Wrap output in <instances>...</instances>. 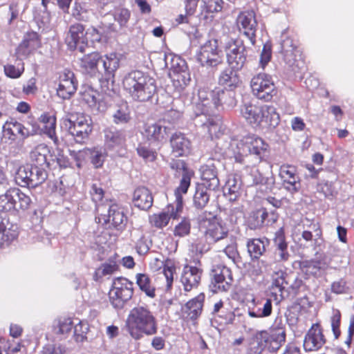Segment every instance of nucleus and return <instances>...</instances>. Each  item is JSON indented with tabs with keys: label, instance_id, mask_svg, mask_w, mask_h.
Here are the masks:
<instances>
[{
	"label": "nucleus",
	"instance_id": "obj_5",
	"mask_svg": "<svg viewBox=\"0 0 354 354\" xmlns=\"http://www.w3.org/2000/svg\"><path fill=\"white\" fill-rule=\"evenodd\" d=\"M62 124L78 143L84 142L92 131L91 119L84 114L71 115L69 118L63 120Z\"/></svg>",
	"mask_w": 354,
	"mask_h": 354
},
{
	"label": "nucleus",
	"instance_id": "obj_53",
	"mask_svg": "<svg viewBox=\"0 0 354 354\" xmlns=\"http://www.w3.org/2000/svg\"><path fill=\"white\" fill-rule=\"evenodd\" d=\"M113 120L116 124L126 123L129 119V111L127 104H122L114 112Z\"/></svg>",
	"mask_w": 354,
	"mask_h": 354
},
{
	"label": "nucleus",
	"instance_id": "obj_28",
	"mask_svg": "<svg viewBox=\"0 0 354 354\" xmlns=\"http://www.w3.org/2000/svg\"><path fill=\"white\" fill-rule=\"evenodd\" d=\"M202 272L196 267L187 266L181 276V282L187 292L197 287L201 280Z\"/></svg>",
	"mask_w": 354,
	"mask_h": 354
},
{
	"label": "nucleus",
	"instance_id": "obj_25",
	"mask_svg": "<svg viewBox=\"0 0 354 354\" xmlns=\"http://www.w3.org/2000/svg\"><path fill=\"white\" fill-rule=\"evenodd\" d=\"M204 299V294L201 293L187 301L182 308L184 318L191 320L196 319L202 313Z\"/></svg>",
	"mask_w": 354,
	"mask_h": 354
},
{
	"label": "nucleus",
	"instance_id": "obj_18",
	"mask_svg": "<svg viewBox=\"0 0 354 354\" xmlns=\"http://www.w3.org/2000/svg\"><path fill=\"white\" fill-rule=\"evenodd\" d=\"M201 178L202 183L200 184L209 190L216 191L219 188L220 181L218 177L216 165L213 160L202 165L200 168Z\"/></svg>",
	"mask_w": 354,
	"mask_h": 354
},
{
	"label": "nucleus",
	"instance_id": "obj_20",
	"mask_svg": "<svg viewBox=\"0 0 354 354\" xmlns=\"http://www.w3.org/2000/svg\"><path fill=\"white\" fill-rule=\"evenodd\" d=\"M326 343L322 330L318 324H314L308 330L304 339V347L306 351H317Z\"/></svg>",
	"mask_w": 354,
	"mask_h": 354
},
{
	"label": "nucleus",
	"instance_id": "obj_6",
	"mask_svg": "<svg viewBox=\"0 0 354 354\" xmlns=\"http://www.w3.org/2000/svg\"><path fill=\"white\" fill-rule=\"evenodd\" d=\"M47 178V172L44 167L33 165H26L19 167L15 174V181L21 187H35Z\"/></svg>",
	"mask_w": 354,
	"mask_h": 354
},
{
	"label": "nucleus",
	"instance_id": "obj_11",
	"mask_svg": "<svg viewBox=\"0 0 354 354\" xmlns=\"http://www.w3.org/2000/svg\"><path fill=\"white\" fill-rule=\"evenodd\" d=\"M252 92L258 99L270 101L275 95V86L270 75L259 73L250 82Z\"/></svg>",
	"mask_w": 354,
	"mask_h": 354
},
{
	"label": "nucleus",
	"instance_id": "obj_13",
	"mask_svg": "<svg viewBox=\"0 0 354 354\" xmlns=\"http://www.w3.org/2000/svg\"><path fill=\"white\" fill-rule=\"evenodd\" d=\"M209 288L213 292H227L233 282L232 272L224 266H216L211 272Z\"/></svg>",
	"mask_w": 354,
	"mask_h": 354
},
{
	"label": "nucleus",
	"instance_id": "obj_55",
	"mask_svg": "<svg viewBox=\"0 0 354 354\" xmlns=\"http://www.w3.org/2000/svg\"><path fill=\"white\" fill-rule=\"evenodd\" d=\"M21 44H24L28 49L33 51L39 46L38 35L35 32H28Z\"/></svg>",
	"mask_w": 354,
	"mask_h": 354
},
{
	"label": "nucleus",
	"instance_id": "obj_62",
	"mask_svg": "<svg viewBox=\"0 0 354 354\" xmlns=\"http://www.w3.org/2000/svg\"><path fill=\"white\" fill-rule=\"evenodd\" d=\"M138 154L147 161H153L156 158L155 152L144 146H138L137 148Z\"/></svg>",
	"mask_w": 354,
	"mask_h": 354
},
{
	"label": "nucleus",
	"instance_id": "obj_49",
	"mask_svg": "<svg viewBox=\"0 0 354 354\" xmlns=\"http://www.w3.org/2000/svg\"><path fill=\"white\" fill-rule=\"evenodd\" d=\"M290 281V277L286 273L279 271L273 276L272 287L277 288L281 292V295H282Z\"/></svg>",
	"mask_w": 354,
	"mask_h": 354
},
{
	"label": "nucleus",
	"instance_id": "obj_16",
	"mask_svg": "<svg viewBox=\"0 0 354 354\" xmlns=\"http://www.w3.org/2000/svg\"><path fill=\"white\" fill-rule=\"evenodd\" d=\"M87 34L88 32H85L84 26L82 24L77 23L71 25L65 39L68 48L84 53L88 47Z\"/></svg>",
	"mask_w": 354,
	"mask_h": 354
},
{
	"label": "nucleus",
	"instance_id": "obj_56",
	"mask_svg": "<svg viewBox=\"0 0 354 354\" xmlns=\"http://www.w3.org/2000/svg\"><path fill=\"white\" fill-rule=\"evenodd\" d=\"M117 268L115 263H104L95 270V276L97 278H102L104 276L111 274L116 271Z\"/></svg>",
	"mask_w": 354,
	"mask_h": 354
},
{
	"label": "nucleus",
	"instance_id": "obj_2",
	"mask_svg": "<svg viewBox=\"0 0 354 354\" xmlns=\"http://www.w3.org/2000/svg\"><path fill=\"white\" fill-rule=\"evenodd\" d=\"M122 84L131 97L140 102L150 100L156 91L155 80L146 73L138 70L126 75Z\"/></svg>",
	"mask_w": 354,
	"mask_h": 354
},
{
	"label": "nucleus",
	"instance_id": "obj_27",
	"mask_svg": "<svg viewBox=\"0 0 354 354\" xmlns=\"http://www.w3.org/2000/svg\"><path fill=\"white\" fill-rule=\"evenodd\" d=\"M3 136L11 141L16 140L17 135L23 138L29 136L30 132L20 122L11 120L3 125Z\"/></svg>",
	"mask_w": 354,
	"mask_h": 354
},
{
	"label": "nucleus",
	"instance_id": "obj_23",
	"mask_svg": "<svg viewBox=\"0 0 354 354\" xmlns=\"http://www.w3.org/2000/svg\"><path fill=\"white\" fill-rule=\"evenodd\" d=\"M177 207L171 204L169 205L162 212L159 214H153L149 217V222L152 226L157 228L165 227L171 218L176 219L180 216L182 211L176 212Z\"/></svg>",
	"mask_w": 354,
	"mask_h": 354
},
{
	"label": "nucleus",
	"instance_id": "obj_42",
	"mask_svg": "<svg viewBox=\"0 0 354 354\" xmlns=\"http://www.w3.org/2000/svg\"><path fill=\"white\" fill-rule=\"evenodd\" d=\"M190 174H185L180 180V185L175 190L176 212L183 211V198L181 194H185L190 185Z\"/></svg>",
	"mask_w": 354,
	"mask_h": 354
},
{
	"label": "nucleus",
	"instance_id": "obj_21",
	"mask_svg": "<svg viewBox=\"0 0 354 354\" xmlns=\"http://www.w3.org/2000/svg\"><path fill=\"white\" fill-rule=\"evenodd\" d=\"M104 145L110 150H123L126 145L127 135L125 131L108 128L104 131Z\"/></svg>",
	"mask_w": 354,
	"mask_h": 354
},
{
	"label": "nucleus",
	"instance_id": "obj_51",
	"mask_svg": "<svg viewBox=\"0 0 354 354\" xmlns=\"http://www.w3.org/2000/svg\"><path fill=\"white\" fill-rule=\"evenodd\" d=\"M82 99L91 107H96L98 101L99 93L91 87H86L81 92Z\"/></svg>",
	"mask_w": 354,
	"mask_h": 354
},
{
	"label": "nucleus",
	"instance_id": "obj_47",
	"mask_svg": "<svg viewBox=\"0 0 354 354\" xmlns=\"http://www.w3.org/2000/svg\"><path fill=\"white\" fill-rule=\"evenodd\" d=\"M136 283L140 290L151 298L155 297V288L151 284V280L147 274H138L136 275Z\"/></svg>",
	"mask_w": 354,
	"mask_h": 354
},
{
	"label": "nucleus",
	"instance_id": "obj_31",
	"mask_svg": "<svg viewBox=\"0 0 354 354\" xmlns=\"http://www.w3.org/2000/svg\"><path fill=\"white\" fill-rule=\"evenodd\" d=\"M239 70H235L231 67L223 70L218 77V84L230 90H233L238 87L241 81L238 73Z\"/></svg>",
	"mask_w": 354,
	"mask_h": 354
},
{
	"label": "nucleus",
	"instance_id": "obj_29",
	"mask_svg": "<svg viewBox=\"0 0 354 354\" xmlns=\"http://www.w3.org/2000/svg\"><path fill=\"white\" fill-rule=\"evenodd\" d=\"M171 153L175 157H180L187 154L189 152L190 142L181 133L172 134L170 139Z\"/></svg>",
	"mask_w": 354,
	"mask_h": 354
},
{
	"label": "nucleus",
	"instance_id": "obj_48",
	"mask_svg": "<svg viewBox=\"0 0 354 354\" xmlns=\"http://www.w3.org/2000/svg\"><path fill=\"white\" fill-rule=\"evenodd\" d=\"M14 192L15 194V201L18 200V202H16L15 210L28 209L32 203L30 197L18 188H14Z\"/></svg>",
	"mask_w": 354,
	"mask_h": 354
},
{
	"label": "nucleus",
	"instance_id": "obj_38",
	"mask_svg": "<svg viewBox=\"0 0 354 354\" xmlns=\"http://www.w3.org/2000/svg\"><path fill=\"white\" fill-rule=\"evenodd\" d=\"M120 60L116 53H112L104 55L103 57L100 56V63L102 64V70L107 76H113L115 71L119 67Z\"/></svg>",
	"mask_w": 354,
	"mask_h": 354
},
{
	"label": "nucleus",
	"instance_id": "obj_4",
	"mask_svg": "<svg viewBox=\"0 0 354 354\" xmlns=\"http://www.w3.org/2000/svg\"><path fill=\"white\" fill-rule=\"evenodd\" d=\"M198 99L200 102L196 104V108H202V114L214 113V110L223 104L227 106H233L236 104L232 90L224 91L221 88H216L209 92L200 89Z\"/></svg>",
	"mask_w": 354,
	"mask_h": 354
},
{
	"label": "nucleus",
	"instance_id": "obj_41",
	"mask_svg": "<svg viewBox=\"0 0 354 354\" xmlns=\"http://www.w3.org/2000/svg\"><path fill=\"white\" fill-rule=\"evenodd\" d=\"M39 121L43 124L41 129L43 130L49 138L56 142L57 138L55 136V118L48 113H44L39 118Z\"/></svg>",
	"mask_w": 354,
	"mask_h": 354
},
{
	"label": "nucleus",
	"instance_id": "obj_7",
	"mask_svg": "<svg viewBox=\"0 0 354 354\" xmlns=\"http://www.w3.org/2000/svg\"><path fill=\"white\" fill-rule=\"evenodd\" d=\"M198 223L200 228L205 230L207 241L216 242L227 235V230L218 222L217 216L210 212H204L199 215Z\"/></svg>",
	"mask_w": 354,
	"mask_h": 354
},
{
	"label": "nucleus",
	"instance_id": "obj_30",
	"mask_svg": "<svg viewBox=\"0 0 354 354\" xmlns=\"http://www.w3.org/2000/svg\"><path fill=\"white\" fill-rule=\"evenodd\" d=\"M111 222L112 225L118 230H122L127 224V218L122 207L117 204L109 205L108 219L105 222Z\"/></svg>",
	"mask_w": 354,
	"mask_h": 354
},
{
	"label": "nucleus",
	"instance_id": "obj_36",
	"mask_svg": "<svg viewBox=\"0 0 354 354\" xmlns=\"http://www.w3.org/2000/svg\"><path fill=\"white\" fill-rule=\"evenodd\" d=\"M50 153V149L45 144H40L36 146L30 153V158L35 164L34 165L43 167V166H48L47 157Z\"/></svg>",
	"mask_w": 354,
	"mask_h": 354
},
{
	"label": "nucleus",
	"instance_id": "obj_39",
	"mask_svg": "<svg viewBox=\"0 0 354 354\" xmlns=\"http://www.w3.org/2000/svg\"><path fill=\"white\" fill-rule=\"evenodd\" d=\"M328 268L327 263L324 260H311L303 262V268L306 274L315 277L321 276Z\"/></svg>",
	"mask_w": 354,
	"mask_h": 354
},
{
	"label": "nucleus",
	"instance_id": "obj_35",
	"mask_svg": "<svg viewBox=\"0 0 354 354\" xmlns=\"http://www.w3.org/2000/svg\"><path fill=\"white\" fill-rule=\"evenodd\" d=\"M100 55L98 53H92L84 55L81 59V67L86 73L91 76L95 75L97 73H102V70L98 68Z\"/></svg>",
	"mask_w": 354,
	"mask_h": 354
},
{
	"label": "nucleus",
	"instance_id": "obj_17",
	"mask_svg": "<svg viewBox=\"0 0 354 354\" xmlns=\"http://www.w3.org/2000/svg\"><path fill=\"white\" fill-rule=\"evenodd\" d=\"M169 76L175 87L184 88L191 81V75L186 62L180 57L172 60Z\"/></svg>",
	"mask_w": 354,
	"mask_h": 354
},
{
	"label": "nucleus",
	"instance_id": "obj_37",
	"mask_svg": "<svg viewBox=\"0 0 354 354\" xmlns=\"http://www.w3.org/2000/svg\"><path fill=\"white\" fill-rule=\"evenodd\" d=\"M266 243H268V241L267 239L263 240L261 239H252L248 241V252L252 260L259 259V257L265 252Z\"/></svg>",
	"mask_w": 354,
	"mask_h": 354
},
{
	"label": "nucleus",
	"instance_id": "obj_9",
	"mask_svg": "<svg viewBox=\"0 0 354 354\" xmlns=\"http://www.w3.org/2000/svg\"><path fill=\"white\" fill-rule=\"evenodd\" d=\"M239 153L243 156L252 155L256 161L260 162L268 149V145L263 140L254 135L245 136L237 145Z\"/></svg>",
	"mask_w": 354,
	"mask_h": 354
},
{
	"label": "nucleus",
	"instance_id": "obj_26",
	"mask_svg": "<svg viewBox=\"0 0 354 354\" xmlns=\"http://www.w3.org/2000/svg\"><path fill=\"white\" fill-rule=\"evenodd\" d=\"M132 201L135 207L142 210H148L153 205V198L149 189L139 187L133 192Z\"/></svg>",
	"mask_w": 354,
	"mask_h": 354
},
{
	"label": "nucleus",
	"instance_id": "obj_15",
	"mask_svg": "<svg viewBox=\"0 0 354 354\" xmlns=\"http://www.w3.org/2000/svg\"><path fill=\"white\" fill-rule=\"evenodd\" d=\"M227 62L230 67L241 70L246 62L245 47L242 41H230L225 47Z\"/></svg>",
	"mask_w": 354,
	"mask_h": 354
},
{
	"label": "nucleus",
	"instance_id": "obj_58",
	"mask_svg": "<svg viewBox=\"0 0 354 354\" xmlns=\"http://www.w3.org/2000/svg\"><path fill=\"white\" fill-rule=\"evenodd\" d=\"M130 12L125 8L120 9L114 16V19L118 22L121 28L126 27L130 18Z\"/></svg>",
	"mask_w": 354,
	"mask_h": 354
},
{
	"label": "nucleus",
	"instance_id": "obj_19",
	"mask_svg": "<svg viewBox=\"0 0 354 354\" xmlns=\"http://www.w3.org/2000/svg\"><path fill=\"white\" fill-rule=\"evenodd\" d=\"M77 82L72 71H65L59 77L57 95L63 100L70 99L77 90Z\"/></svg>",
	"mask_w": 354,
	"mask_h": 354
},
{
	"label": "nucleus",
	"instance_id": "obj_57",
	"mask_svg": "<svg viewBox=\"0 0 354 354\" xmlns=\"http://www.w3.org/2000/svg\"><path fill=\"white\" fill-rule=\"evenodd\" d=\"M90 192L93 201L97 205V208H100L104 197V190L97 185L93 184Z\"/></svg>",
	"mask_w": 354,
	"mask_h": 354
},
{
	"label": "nucleus",
	"instance_id": "obj_64",
	"mask_svg": "<svg viewBox=\"0 0 354 354\" xmlns=\"http://www.w3.org/2000/svg\"><path fill=\"white\" fill-rule=\"evenodd\" d=\"M274 245L275 250L288 249V244L285 241V236L280 231L276 233L275 238L274 239Z\"/></svg>",
	"mask_w": 354,
	"mask_h": 354
},
{
	"label": "nucleus",
	"instance_id": "obj_60",
	"mask_svg": "<svg viewBox=\"0 0 354 354\" xmlns=\"http://www.w3.org/2000/svg\"><path fill=\"white\" fill-rule=\"evenodd\" d=\"M340 319L341 314L338 310L333 312V315L331 317V327L335 339H337L340 335Z\"/></svg>",
	"mask_w": 354,
	"mask_h": 354
},
{
	"label": "nucleus",
	"instance_id": "obj_43",
	"mask_svg": "<svg viewBox=\"0 0 354 354\" xmlns=\"http://www.w3.org/2000/svg\"><path fill=\"white\" fill-rule=\"evenodd\" d=\"M207 187L198 185L193 197L194 207L198 209H203L209 201V194L207 193Z\"/></svg>",
	"mask_w": 354,
	"mask_h": 354
},
{
	"label": "nucleus",
	"instance_id": "obj_59",
	"mask_svg": "<svg viewBox=\"0 0 354 354\" xmlns=\"http://www.w3.org/2000/svg\"><path fill=\"white\" fill-rule=\"evenodd\" d=\"M88 331L86 324H82L81 322L74 326V337L76 342H82L86 337Z\"/></svg>",
	"mask_w": 354,
	"mask_h": 354
},
{
	"label": "nucleus",
	"instance_id": "obj_45",
	"mask_svg": "<svg viewBox=\"0 0 354 354\" xmlns=\"http://www.w3.org/2000/svg\"><path fill=\"white\" fill-rule=\"evenodd\" d=\"M268 215L266 208H261L252 212L249 217L250 227L254 229L261 227L263 225Z\"/></svg>",
	"mask_w": 354,
	"mask_h": 354
},
{
	"label": "nucleus",
	"instance_id": "obj_22",
	"mask_svg": "<svg viewBox=\"0 0 354 354\" xmlns=\"http://www.w3.org/2000/svg\"><path fill=\"white\" fill-rule=\"evenodd\" d=\"M279 176L284 187L290 192H296L300 187L299 178L294 166L283 165L280 167Z\"/></svg>",
	"mask_w": 354,
	"mask_h": 354
},
{
	"label": "nucleus",
	"instance_id": "obj_3",
	"mask_svg": "<svg viewBox=\"0 0 354 354\" xmlns=\"http://www.w3.org/2000/svg\"><path fill=\"white\" fill-rule=\"evenodd\" d=\"M127 324L132 337L140 339L142 334L153 335L158 330V323L153 313L147 307L133 308L128 317Z\"/></svg>",
	"mask_w": 354,
	"mask_h": 354
},
{
	"label": "nucleus",
	"instance_id": "obj_61",
	"mask_svg": "<svg viewBox=\"0 0 354 354\" xmlns=\"http://www.w3.org/2000/svg\"><path fill=\"white\" fill-rule=\"evenodd\" d=\"M170 167L172 169L176 170L179 175H183L185 174H189L186 168L185 163L182 160H172L170 162Z\"/></svg>",
	"mask_w": 354,
	"mask_h": 354
},
{
	"label": "nucleus",
	"instance_id": "obj_40",
	"mask_svg": "<svg viewBox=\"0 0 354 354\" xmlns=\"http://www.w3.org/2000/svg\"><path fill=\"white\" fill-rule=\"evenodd\" d=\"M241 180L235 176H230L224 187V194L227 196L230 201H236L241 189Z\"/></svg>",
	"mask_w": 354,
	"mask_h": 354
},
{
	"label": "nucleus",
	"instance_id": "obj_14",
	"mask_svg": "<svg viewBox=\"0 0 354 354\" xmlns=\"http://www.w3.org/2000/svg\"><path fill=\"white\" fill-rule=\"evenodd\" d=\"M236 25L240 32L246 36L252 45L256 44V32L258 22L254 10H245L239 13Z\"/></svg>",
	"mask_w": 354,
	"mask_h": 354
},
{
	"label": "nucleus",
	"instance_id": "obj_1",
	"mask_svg": "<svg viewBox=\"0 0 354 354\" xmlns=\"http://www.w3.org/2000/svg\"><path fill=\"white\" fill-rule=\"evenodd\" d=\"M240 112L246 122L255 128H275L280 121L279 115L272 106L249 102L241 106Z\"/></svg>",
	"mask_w": 354,
	"mask_h": 354
},
{
	"label": "nucleus",
	"instance_id": "obj_50",
	"mask_svg": "<svg viewBox=\"0 0 354 354\" xmlns=\"http://www.w3.org/2000/svg\"><path fill=\"white\" fill-rule=\"evenodd\" d=\"M90 151L91 162L95 168L101 167L107 156L104 148H94Z\"/></svg>",
	"mask_w": 354,
	"mask_h": 354
},
{
	"label": "nucleus",
	"instance_id": "obj_46",
	"mask_svg": "<svg viewBox=\"0 0 354 354\" xmlns=\"http://www.w3.org/2000/svg\"><path fill=\"white\" fill-rule=\"evenodd\" d=\"M17 236V232L7 227L5 221L0 216V246L8 245Z\"/></svg>",
	"mask_w": 354,
	"mask_h": 354
},
{
	"label": "nucleus",
	"instance_id": "obj_54",
	"mask_svg": "<svg viewBox=\"0 0 354 354\" xmlns=\"http://www.w3.org/2000/svg\"><path fill=\"white\" fill-rule=\"evenodd\" d=\"M191 230L190 220L183 218V220L175 227L174 235L183 237L189 234Z\"/></svg>",
	"mask_w": 354,
	"mask_h": 354
},
{
	"label": "nucleus",
	"instance_id": "obj_8",
	"mask_svg": "<svg viewBox=\"0 0 354 354\" xmlns=\"http://www.w3.org/2000/svg\"><path fill=\"white\" fill-rule=\"evenodd\" d=\"M133 286V283L126 278L118 277L114 279L109 293L110 301L114 308L124 307L125 303L132 297Z\"/></svg>",
	"mask_w": 354,
	"mask_h": 354
},
{
	"label": "nucleus",
	"instance_id": "obj_63",
	"mask_svg": "<svg viewBox=\"0 0 354 354\" xmlns=\"http://www.w3.org/2000/svg\"><path fill=\"white\" fill-rule=\"evenodd\" d=\"M59 332L62 334H66L73 327V323L70 318H63L59 321Z\"/></svg>",
	"mask_w": 354,
	"mask_h": 354
},
{
	"label": "nucleus",
	"instance_id": "obj_24",
	"mask_svg": "<svg viewBox=\"0 0 354 354\" xmlns=\"http://www.w3.org/2000/svg\"><path fill=\"white\" fill-rule=\"evenodd\" d=\"M288 321V319L286 320L282 315L278 313L272 324L270 330L271 333L270 337L275 344L272 347L273 348L278 349L281 346V344L285 342L286 324Z\"/></svg>",
	"mask_w": 354,
	"mask_h": 354
},
{
	"label": "nucleus",
	"instance_id": "obj_52",
	"mask_svg": "<svg viewBox=\"0 0 354 354\" xmlns=\"http://www.w3.org/2000/svg\"><path fill=\"white\" fill-rule=\"evenodd\" d=\"M24 71V64L21 61H19L17 65L8 64L4 66L5 74L10 78L19 77Z\"/></svg>",
	"mask_w": 354,
	"mask_h": 354
},
{
	"label": "nucleus",
	"instance_id": "obj_12",
	"mask_svg": "<svg viewBox=\"0 0 354 354\" xmlns=\"http://www.w3.org/2000/svg\"><path fill=\"white\" fill-rule=\"evenodd\" d=\"M281 48L286 63L294 73L299 72L304 67L301 52L291 38L287 37L283 39L281 41Z\"/></svg>",
	"mask_w": 354,
	"mask_h": 354
},
{
	"label": "nucleus",
	"instance_id": "obj_32",
	"mask_svg": "<svg viewBox=\"0 0 354 354\" xmlns=\"http://www.w3.org/2000/svg\"><path fill=\"white\" fill-rule=\"evenodd\" d=\"M223 3L222 0H202L201 11L197 15V17L200 20L212 21L213 16L210 14L221 11Z\"/></svg>",
	"mask_w": 354,
	"mask_h": 354
},
{
	"label": "nucleus",
	"instance_id": "obj_33",
	"mask_svg": "<svg viewBox=\"0 0 354 354\" xmlns=\"http://www.w3.org/2000/svg\"><path fill=\"white\" fill-rule=\"evenodd\" d=\"M196 109L201 111V113H196V116L198 118V120L203 122L202 127L205 130H207L212 138L214 136L218 137L221 125L218 119H214L212 117V115H214V113L202 114V108Z\"/></svg>",
	"mask_w": 354,
	"mask_h": 354
},
{
	"label": "nucleus",
	"instance_id": "obj_10",
	"mask_svg": "<svg viewBox=\"0 0 354 354\" xmlns=\"http://www.w3.org/2000/svg\"><path fill=\"white\" fill-rule=\"evenodd\" d=\"M218 41L211 39L201 47L197 60L203 66L216 67L223 63L222 52L218 50Z\"/></svg>",
	"mask_w": 354,
	"mask_h": 354
},
{
	"label": "nucleus",
	"instance_id": "obj_34",
	"mask_svg": "<svg viewBox=\"0 0 354 354\" xmlns=\"http://www.w3.org/2000/svg\"><path fill=\"white\" fill-rule=\"evenodd\" d=\"M145 133L148 140L161 142L167 139L170 133V129L160 123H156L147 125Z\"/></svg>",
	"mask_w": 354,
	"mask_h": 354
},
{
	"label": "nucleus",
	"instance_id": "obj_44",
	"mask_svg": "<svg viewBox=\"0 0 354 354\" xmlns=\"http://www.w3.org/2000/svg\"><path fill=\"white\" fill-rule=\"evenodd\" d=\"M15 197L14 188L10 189L5 194L0 195V212H7L15 210Z\"/></svg>",
	"mask_w": 354,
	"mask_h": 354
}]
</instances>
